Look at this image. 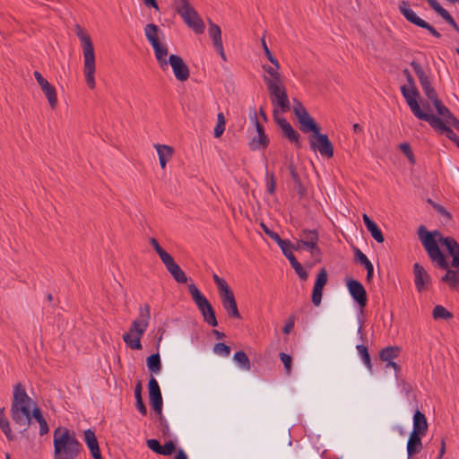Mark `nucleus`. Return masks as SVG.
Wrapping results in <instances>:
<instances>
[{
	"instance_id": "1",
	"label": "nucleus",
	"mask_w": 459,
	"mask_h": 459,
	"mask_svg": "<svg viewBox=\"0 0 459 459\" xmlns=\"http://www.w3.org/2000/svg\"><path fill=\"white\" fill-rule=\"evenodd\" d=\"M54 459H77L82 446L74 431L58 427L53 433Z\"/></svg>"
},
{
	"instance_id": "2",
	"label": "nucleus",
	"mask_w": 459,
	"mask_h": 459,
	"mask_svg": "<svg viewBox=\"0 0 459 459\" xmlns=\"http://www.w3.org/2000/svg\"><path fill=\"white\" fill-rule=\"evenodd\" d=\"M32 403H34L27 394L23 385L21 383L15 385L11 405V417L16 425L22 428L23 431L28 429L31 422Z\"/></svg>"
},
{
	"instance_id": "3",
	"label": "nucleus",
	"mask_w": 459,
	"mask_h": 459,
	"mask_svg": "<svg viewBox=\"0 0 459 459\" xmlns=\"http://www.w3.org/2000/svg\"><path fill=\"white\" fill-rule=\"evenodd\" d=\"M418 236L431 262L436 263L441 269H447L448 261L438 247V243H442L441 238H446V237L437 230L428 231L423 225L420 226Z\"/></svg>"
},
{
	"instance_id": "4",
	"label": "nucleus",
	"mask_w": 459,
	"mask_h": 459,
	"mask_svg": "<svg viewBox=\"0 0 459 459\" xmlns=\"http://www.w3.org/2000/svg\"><path fill=\"white\" fill-rule=\"evenodd\" d=\"M151 319V307L145 304L139 308V315L129 328V332L123 334V341L132 350H142L141 338L146 332Z\"/></svg>"
},
{
	"instance_id": "5",
	"label": "nucleus",
	"mask_w": 459,
	"mask_h": 459,
	"mask_svg": "<svg viewBox=\"0 0 459 459\" xmlns=\"http://www.w3.org/2000/svg\"><path fill=\"white\" fill-rule=\"evenodd\" d=\"M75 33L78 39H80L82 47L84 63L83 73L85 75L86 83L90 89H94L96 86L94 76L96 66L93 43L91 41V36L81 26H76Z\"/></svg>"
},
{
	"instance_id": "6",
	"label": "nucleus",
	"mask_w": 459,
	"mask_h": 459,
	"mask_svg": "<svg viewBox=\"0 0 459 459\" xmlns=\"http://www.w3.org/2000/svg\"><path fill=\"white\" fill-rule=\"evenodd\" d=\"M171 6L183 22L195 33L201 34L204 32V23L190 0H175L171 3Z\"/></svg>"
},
{
	"instance_id": "7",
	"label": "nucleus",
	"mask_w": 459,
	"mask_h": 459,
	"mask_svg": "<svg viewBox=\"0 0 459 459\" xmlns=\"http://www.w3.org/2000/svg\"><path fill=\"white\" fill-rule=\"evenodd\" d=\"M171 6L183 22L195 33L201 34L204 32V23L190 0H175L171 3Z\"/></svg>"
},
{
	"instance_id": "8",
	"label": "nucleus",
	"mask_w": 459,
	"mask_h": 459,
	"mask_svg": "<svg viewBox=\"0 0 459 459\" xmlns=\"http://www.w3.org/2000/svg\"><path fill=\"white\" fill-rule=\"evenodd\" d=\"M171 6L183 22L195 33L201 34L204 32V23L190 0H175L171 3Z\"/></svg>"
},
{
	"instance_id": "9",
	"label": "nucleus",
	"mask_w": 459,
	"mask_h": 459,
	"mask_svg": "<svg viewBox=\"0 0 459 459\" xmlns=\"http://www.w3.org/2000/svg\"><path fill=\"white\" fill-rule=\"evenodd\" d=\"M212 279L217 286L222 307L226 311L228 316L230 318L240 319L241 316L231 288L224 279L219 277L217 274H213Z\"/></svg>"
},
{
	"instance_id": "10",
	"label": "nucleus",
	"mask_w": 459,
	"mask_h": 459,
	"mask_svg": "<svg viewBox=\"0 0 459 459\" xmlns=\"http://www.w3.org/2000/svg\"><path fill=\"white\" fill-rule=\"evenodd\" d=\"M144 35L153 48L155 57L160 64V67H164L168 65L167 56L168 48L162 44L160 40L161 35H163L160 27L154 23H148L144 27Z\"/></svg>"
},
{
	"instance_id": "11",
	"label": "nucleus",
	"mask_w": 459,
	"mask_h": 459,
	"mask_svg": "<svg viewBox=\"0 0 459 459\" xmlns=\"http://www.w3.org/2000/svg\"><path fill=\"white\" fill-rule=\"evenodd\" d=\"M188 291L203 316L204 321L211 326H217L218 321L213 307L205 296L199 290L194 283L188 285Z\"/></svg>"
},
{
	"instance_id": "12",
	"label": "nucleus",
	"mask_w": 459,
	"mask_h": 459,
	"mask_svg": "<svg viewBox=\"0 0 459 459\" xmlns=\"http://www.w3.org/2000/svg\"><path fill=\"white\" fill-rule=\"evenodd\" d=\"M401 92L403 98L405 99L408 106L410 107L411 112L417 118L427 121L431 126L439 118L438 117L433 114H428L421 110L418 103V98L420 97V93L417 88H410L407 87V85H403L401 87Z\"/></svg>"
},
{
	"instance_id": "13",
	"label": "nucleus",
	"mask_w": 459,
	"mask_h": 459,
	"mask_svg": "<svg viewBox=\"0 0 459 459\" xmlns=\"http://www.w3.org/2000/svg\"><path fill=\"white\" fill-rule=\"evenodd\" d=\"M267 91L273 107V113L276 111L280 116V113H286L290 109V102L283 83L276 85L270 82Z\"/></svg>"
},
{
	"instance_id": "14",
	"label": "nucleus",
	"mask_w": 459,
	"mask_h": 459,
	"mask_svg": "<svg viewBox=\"0 0 459 459\" xmlns=\"http://www.w3.org/2000/svg\"><path fill=\"white\" fill-rule=\"evenodd\" d=\"M293 112L296 115L300 125V130L304 133L312 132L315 135L320 131L319 126L315 120L310 117L302 103L298 100H293Z\"/></svg>"
},
{
	"instance_id": "15",
	"label": "nucleus",
	"mask_w": 459,
	"mask_h": 459,
	"mask_svg": "<svg viewBox=\"0 0 459 459\" xmlns=\"http://www.w3.org/2000/svg\"><path fill=\"white\" fill-rule=\"evenodd\" d=\"M399 11L404 16V18L411 22L412 24L426 29L431 35L439 39L441 34L429 22H425L421 18H420L415 12L410 8V4L407 1L403 0L399 4Z\"/></svg>"
},
{
	"instance_id": "16",
	"label": "nucleus",
	"mask_w": 459,
	"mask_h": 459,
	"mask_svg": "<svg viewBox=\"0 0 459 459\" xmlns=\"http://www.w3.org/2000/svg\"><path fill=\"white\" fill-rule=\"evenodd\" d=\"M150 403L155 412L159 415L160 424L169 430V425L162 416V396L157 380L152 377L148 384Z\"/></svg>"
},
{
	"instance_id": "17",
	"label": "nucleus",
	"mask_w": 459,
	"mask_h": 459,
	"mask_svg": "<svg viewBox=\"0 0 459 459\" xmlns=\"http://www.w3.org/2000/svg\"><path fill=\"white\" fill-rule=\"evenodd\" d=\"M273 120L281 128L282 136L287 138L290 143L295 144L297 148H300V134L291 126V125L287 121V119L280 117L279 115H277V112L274 111Z\"/></svg>"
},
{
	"instance_id": "18",
	"label": "nucleus",
	"mask_w": 459,
	"mask_h": 459,
	"mask_svg": "<svg viewBox=\"0 0 459 459\" xmlns=\"http://www.w3.org/2000/svg\"><path fill=\"white\" fill-rule=\"evenodd\" d=\"M250 119L254 122L257 133V135L248 144L250 150L256 151L261 148H266L269 144V137L265 134L264 126L258 122L255 108L250 114Z\"/></svg>"
},
{
	"instance_id": "19",
	"label": "nucleus",
	"mask_w": 459,
	"mask_h": 459,
	"mask_svg": "<svg viewBox=\"0 0 459 459\" xmlns=\"http://www.w3.org/2000/svg\"><path fill=\"white\" fill-rule=\"evenodd\" d=\"M310 147L313 151H318L322 156L332 158L333 156V147L326 134H318L310 138Z\"/></svg>"
},
{
	"instance_id": "20",
	"label": "nucleus",
	"mask_w": 459,
	"mask_h": 459,
	"mask_svg": "<svg viewBox=\"0 0 459 459\" xmlns=\"http://www.w3.org/2000/svg\"><path fill=\"white\" fill-rule=\"evenodd\" d=\"M414 284L418 292L427 291L431 285V277L420 264H413Z\"/></svg>"
},
{
	"instance_id": "21",
	"label": "nucleus",
	"mask_w": 459,
	"mask_h": 459,
	"mask_svg": "<svg viewBox=\"0 0 459 459\" xmlns=\"http://www.w3.org/2000/svg\"><path fill=\"white\" fill-rule=\"evenodd\" d=\"M169 63L177 80L186 82L189 78V68L180 56L174 54L170 55L169 57Z\"/></svg>"
},
{
	"instance_id": "22",
	"label": "nucleus",
	"mask_w": 459,
	"mask_h": 459,
	"mask_svg": "<svg viewBox=\"0 0 459 459\" xmlns=\"http://www.w3.org/2000/svg\"><path fill=\"white\" fill-rule=\"evenodd\" d=\"M347 287L353 299L361 307L367 304V293L364 286L357 280L351 279L347 281Z\"/></svg>"
},
{
	"instance_id": "23",
	"label": "nucleus",
	"mask_w": 459,
	"mask_h": 459,
	"mask_svg": "<svg viewBox=\"0 0 459 459\" xmlns=\"http://www.w3.org/2000/svg\"><path fill=\"white\" fill-rule=\"evenodd\" d=\"M210 27H209V36L212 40L213 46L218 51L219 55L223 60H226V55L223 48V44L221 40V28L213 23L212 21H210Z\"/></svg>"
},
{
	"instance_id": "24",
	"label": "nucleus",
	"mask_w": 459,
	"mask_h": 459,
	"mask_svg": "<svg viewBox=\"0 0 459 459\" xmlns=\"http://www.w3.org/2000/svg\"><path fill=\"white\" fill-rule=\"evenodd\" d=\"M163 264L177 282L182 284L187 282V276L179 267V265L174 261L172 256H169L168 260L163 262Z\"/></svg>"
},
{
	"instance_id": "25",
	"label": "nucleus",
	"mask_w": 459,
	"mask_h": 459,
	"mask_svg": "<svg viewBox=\"0 0 459 459\" xmlns=\"http://www.w3.org/2000/svg\"><path fill=\"white\" fill-rule=\"evenodd\" d=\"M264 70L266 72L268 76H264V82L266 88L269 87L270 82L273 84L280 85L282 83L281 77L280 74V64L277 65H263Z\"/></svg>"
},
{
	"instance_id": "26",
	"label": "nucleus",
	"mask_w": 459,
	"mask_h": 459,
	"mask_svg": "<svg viewBox=\"0 0 459 459\" xmlns=\"http://www.w3.org/2000/svg\"><path fill=\"white\" fill-rule=\"evenodd\" d=\"M154 148L157 151L160 164L161 169H165L167 162L171 160L174 154V149L169 145L160 143L154 144Z\"/></svg>"
},
{
	"instance_id": "27",
	"label": "nucleus",
	"mask_w": 459,
	"mask_h": 459,
	"mask_svg": "<svg viewBox=\"0 0 459 459\" xmlns=\"http://www.w3.org/2000/svg\"><path fill=\"white\" fill-rule=\"evenodd\" d=\"M420 86L426 97L432 101L435 108L440 107L443 102L438 99L436 90L433 88L429 79L420 82Z\"/></svg>"
},
{
	"instance_id": "28",
	"label": "nucleus",
	"mask_w": 459,
	"mask_h": 459,
	"mask_svg": "<svg viewBox=\"0 0 459 459\" xmlns=\"http://www.w3.org/2000/svg\"><path fill=\"white\" fill-rule=\"evenodd\" d=\"M428 427L429 425L425 415L421 411H416L413 415V429L411 432L425 436L428 431Z\"/></svg>"
},
{
	"instance_id": "29",
	"label": "nucleus",
	"mask_w": 459,
	"mask_h": 459,
	"mask_svg": "<svg viewBox=\"0 0 459 459\" xmlns=\"http://www.w3.org/2000/svg\"><path fill=\"white\" fill-rule=\"evenodd\" d=\"M362 218L364 224L367 230L370 232L372 238L377 242L383 243L385 238L378 226L367 214H363Z\"/></svg>"
},
{
	"instance_id": "30",
	"label": "nucleus",
	"mask_w": 459,
	"mask_h": 459,
	"mask_svg": "<svg viewBox=\"0 0 459 459\" xmlns=\"http://www.w3.org/2000/svg\"><path fill=\"white\" fill-rule=\"evenodd\" d=\"M446 271V274L441 278V281L447 283L449 287L453 290H458L459 289V268L451 269L449 266L447 269H445Z\"/></svg>"
},
{
	"instance_id": "31",
	"label": "nucleus",
	"mask_w": 459,
	"mask_h": 459,
	"mask_svg": "<svg viewBox=\"0 0 459 459\" xmlns=\"http://www.w3.org/2000/svg\"><path fill=\"white\" fill-rule=\"evenodd\" d=\"M355 261L359 263L367 270V280L370 281L373 276L374 267L367 255L358 247L354 248Z\"/></svg>"
},
{
	"instance_id": "32",
	"label": "nucleus",
	"mask_w": 459,
	"mask_h": 459,
	"mask_svg": "<svg viewBox=\"0 0 459 459\" xmlns=\"http://www.w3.org/2000/svg\"><path fill=\"white\" fill-rule=\"evenodd\" d=\"M421 434L413 433L410 434L408 442H407V453L408 456H412L416 453H419L422 448L421 443Z\"/></svg>"
},
{
	"instance_id": "33",
	"label": "nucleus",
	"mask_w": 459,
	"mask_h": 459,
	"mask_svg": "<svg viewBox=\"0 0 459 459\" xmlns=\"http://www.w3.org/2000/svg\"><path fill=\"white\" fill-rule=\"evenodd\" d=\"M431 127H433L437 131H439L441 134H445L446 137L453 141L459 148V137L450 127L445 125V123L440 117L436 121V123Z\"/></svg>"
},
{
	"instance_id": "34",
	"label": "nucleus",
	"mask_w": 459,
	"mask_h": 459,
	"mask_svg": "<svg viewBox=\"0 0 459 459\" xmlns=\"http://www.w3.org/2000/svg\"><path fill=\"white\" fill-rule=\"evenodd\" d=\"M84 441L91 451L92 456L100 455L99 443L94 431L91 429H86L84 431Z\"/></svg>"
},
{
	"instance_id": "35",
	"label": "nucleus",
	"mask_w": 459,
	"mask_h": 459,
	"mask_svg": "<svg viewBox=\"0 0 459 459\" xmlns=\"http://www.w3.org/2000/svg\"><path fill=\"white\" fill-rule=\"evenodd\" d=\"M429 6L438 13L449 25L455 27L456 22L451 14L437 0H426Z\"/></svg>"
},
{
	"instance_id": "36",
	"label": "nucleus",
	"mask_w": 459,
	"mask_h": 459,
	"mask_svg": "<svg viewBox=\"0 0 459 459\" xmlns=\"http://www.w3.org/2000/svg\"><path fill=\"white\" fill-rule=\"evenodd\" d=\"M288 169H289L290 177L293 180L295 190L297 191V193L299 195H304L306 193V187L303 186V184L301 182V178H300L299 173L297 172L296 166L292 161L290 162V164L288 166Z\"/></svg>"
},
{
	"instance_id": "37",
	"label": "nucleus",
	"mask_w": 459,
	"mask_h": 459,
	"mask_svg": "<svg viewBox=\"0 0 459 459\" xmlns=\"http://www.w3.org/2000/svg\"><path fill=\"white\" fill-rule=\"evenodd\" d=\"M437 114L444 119V123L453 126L455 129L459 127V120L450 112V110L442 104L440 107L436 108Z\"/></svg>"
},
{
	"instance_id": "38",
	"label": "nucleus",
	"mask_w": 459,
	"mask_h": 459,
	"mask_svg": "<svg viewBox=\"0 0 459 459\" xmlns=\"http://www.w3.org/2000/svg\"><path fill=\"white\" fill-rule=\"evenodd\" d=\"M34 418L37 422L39 424V435L44 436L48 433L49 428L48 425L45 420V418L42 415L41 410L35 406L32 408V415L31 419Z\"/></svg>"
},
{
	"instance_id": "39",
	"label": "nucleus",
	"mask_w": 459,
	"mask_h": 459,
	"mask_svg": "<svg viewBox=\"0 0 459 459\" xmlns=\"http://www.w3.org/2000/svg\"><path fill=\"white\" fill-rule=\"evenodd\" d=\"M0 429L4 433L8 440L13 441L14 439L9 421L4 414V408L0 409Z\"/></svg>"
},
{
	"instance_id": "40",
	"label": "nucleus",
	"mask_w": 459,
	"mask_h": 459,
	"mask_svg": "<svg viewBox=\"0 0 459 459\" xmlns=\"http://www.w3.org/2000/svg\"><path fill=\"white\" fill-rule=\"evenodd\" d=\"M234 361L244 370H250V360L245 351H237L233 356Z\"/></svg>"
},
{
	"instance_id": "41",
	"label": "nucleus",
	"mask_w": 459,
	"mask_h": 459,
	"mask_svg": "<svg viewBox=\"0 0 459 459\" xmlns=\"http://www.w3.org/2000/svg\"><path fill=\"white\" fill-rule=\"evenodd\" d=\"M147 367L152 373L158 374L161 369L160 357L159 353L147 358Z\"/></svg>"
},
{
	"instance_id": "42",
	"label": "nucleus",
	"mask_w": 459,
	"mask_h": 459,
	"mask_svg": "<svg viewBox=\"0 0 459 459\" xmlns=\"http://www.w3.org/2000/svg\"><path fill=\"white\" fill-rule=\"evenodd\" d=\"M400 350L398 347L389 346L381 350L379 357L383 361L390 362L398 356Z\"/></svg>"
},
{
	"instance_id": "43",
	"label": "nucleus",
	"mask_w": 459,
	"mask_h": 459,
	"mask_svg": "<svg viewBox=\"0 0 459 459\" xmlns=\"http://www.w3.org/2000/svg\"><path fill=\"white\" fill-rule=\"evenodd\" d=\"M134 396L136 400V408L141 412L142 415H146L147 409L146 406L143 403V398H142V385L140 382H138L134 388Z\"/></svg>"
},
{
	"instance_id": "44",
	"label": "nucleus",
	"mask_w": 459,
	"mask_h": 459,
	"mask_svg": "<svg viewBox=\"0 0 459 459\" xmlns=\"http://www.w3.org/2000/svg\"><path fill=\"white\" fill-rule=\"evenodd\" d=\"M432 316L435 320L445 319L448 320L453 318V314L450 313L445 307L437 305L434 307Z\"/></svg>"
},
{
	"instance_id": "45",
	"label": "nucleus",
	"mask_w": 459,
	"mask_h": 459,
	"mask_svg": "<svg viewBox=\"0 0 459 459\" xmlns=\"http://www.w3.org/2000/svg\"><path fill=\"white\" fill-rule=\"evenodd\" d=\"M300 242H314L318 244V233L316 230H303L299 233Z\"/></svg>"
},
{
	"instance_id": "46",
	"label": "nucleus",
	"mask_w": 459,
	"mask_h": 459,
	"mask_svg": "<svg viewBox=\"0 0 459 459\" xmlns=\"http://www.w3.org/2000/svg\"><path fill=\"white\" fill-rule=\"evenodd\" d=\"M357 351H358L363 363L365 364L367 368L371 372L372 371V364H371L370 356L368 351V348L363 344H359V345H357Z\"/></svg>"
},
{
	"instance_id": "47",
	"label": "nucleus",
	"mask_w": 459,
	"mask_h": 459,
	"mask_svg": "<svg viewBox=\"0 0 459 459\" xmlns=\"http://www.w3.org/2000/svg\"><path fill=\"white\" fill-rule=\"evenodd\" d=\"M225 125H226V120H225V117H224V115L223 113H219L217 115V124L214 127V136L216 138H219L222 135L223 132L225 131Z\"/></svg>"
},
{
	"instance_id": "48",
	"label": "nucleus",
	"mask_w": 459,
	"mask_h": 459,
	"mask_svg": "<svg viewBox=\"0 0 459 459\" xmlns=\"http://www.w3.org/2000/svg\"><path fill=\"white\" fill-rule=\"evenodd\" d=\"M152 247L154 248V250L159 255L160 258L161 259L162 263L165 260H168L169 256H171L168 252H166L159 244L156 238H151L149 240Z\"/></svg>"
},
{
	"instance_id": "49",
	"label": "nucleus",
	"mask_w": 459,
	"mask_h": 459,
	"mask_svg": "<svg viewBox=\"0 0 459 459\" xmlns=\"http://www.w3.org/2000/svg\"><path fill=\"white\" fill-rule=\"evenodd\" d=\"M441 245L445 246L449 253V255H454V253L459 247L458 242L452 237H446V238H441Z\"/></svg>"
},
{
	"instance_id": "50",
	"label": "nucleus",
	"mask_w": 459,
	"mask_h": 459,
	"mask_svg": "<svg viewBox=\"0 0 459 459\" xmlns=\"http://www.w3.org/2000/svg\"><path fill=\"white\" fill-rule=\"evenodd\" d=\"M46 98L48 99V101L49 103V106L51 108H55L57 105V98H56V91L54 86H51L47 91H43Z\"/></svg>"
},
{
	"instance_id": "51",
	"label": "nucleus",
	"mask_w": 459,
	"mask_h": 459,
	"mask_svg": "<svg viewBox=\"0 0 459 459\" xmlns=\"http://www.w3.org/2000/svg\"><path fill=\"white\" fill-rule=\"evenodd\" d=\"M213 352L222 357H228L230 354V348L223 342H217L213 346Z\"/></svg>"
},
{
	"instance_id": "52",
	"label": "nucleus",
	"mask_w": 459,
	"mask_h": 459,
	"mask_svg": "<svg viewBox=\"0 0 459 459\" xmlns=\"http://www.w3.org/2000/svg\"><path fill=\"white\" fill-rule=\"evenodd\" d=\"M411 66L413 68L420 82H423L425 80H428L429 79V76L426 74V73L424 72L423 68L421 67V65L415 60L411 61Z\"/></svg>"
},
{
	"instance_id": "53",
	"label": "nucleus",
	"mask_w": 459,
	"mask_h": 459,
	"mask_svg": "<svg viewBox=\"0 0 459 459\" xmlns=\"http://www.w3.org/2000/svg\"><path fill=\"white\" fill-rule=\"evenodd\" d=\"M399 149L407 157L411 164H415V157L408 143H400Z\"/></svg>"
},
{
	"instance_id": "54",
	"label": "nucleus",
	"mask_w": 459,
	"mask_h": 459,
	"mask_svg": "<svg viewBox=\"0 0 459 459\" xmlns=\"http://www.w3.org/2000/svg\"><path fill=\"white\" fill-rule=\"evenodd\" d=\"M328 280V274L325 268H322L316 277L315 287L324 289Z\"/></svg>"
},
{
	"instance_id": "55",
	"label": "nucleus",
	"mask_w": 459,
	"mask_h": 459,
	"mask_svg": "<svg viewBox=\"0 0 459 459\" xmlns=\"http://www.w3.org/2000/svg\"><path fill=\"white\" fill-rule=\"evenodd\" d=\"M279 357L284 365L286 374L290 375L291 372V361H292L291 357L289 354L284 353V352H281L279 354Z\"/></svg>"
},
{
	"instance_id": "56",
	"label": "nucleus",
	"mask_w": 459,
	"mask_h": 459,
	"mask_svg": "<svg viewBox=\"0 0 459 459\" xmlns=\"http://www.w3.org/2000/svg\"><path fill=\"white\" fill-rule=\"evenodd\" d=\"M323 290L321 288L315 287L312 291V302L315 306H319L322 300Z\"/></svg>"
},
{
	"instance_id": "57",
	"label": "nucleus",
	"mask_w": 459,
	"mask_h": 459,
	"mask_svg": "<svg viewBox=\"0 0 459 459\" xmlns=\"http://www.w3.org/2000/svg\"><path fill=\"white\" fill-rule=\"evenodd\" d=\"M281 249L283 255L286 256L289 253H292V243L288 239H281V242H277Z\"/></svg>"
},
{
	"instance_id": "58",
	"label": "nucleus",
	"mask_w": 459,
	"mask_h": 459,
	"mask_svg": "<svg viewBox=\"0 0 459 459\" xmlns=\"http://www.w3.org/2000/svg\"><path fill=\"white\" fill-rule=\"evenodd\" d=\"M262 46H263L264 52L266 57L268 58V60L272 63V65L278 66V60L273 56L270 49L268 48L265 39H264V37L262 39Z\"/></svg>"
},
{
	"instance_id": "59",
	"label": "nucleus",
	"mask_w": 459,
	"mask_h": 459,
	"mask_svg": "<svg viewBox=\"0 0 459 459\" xmlns=\"http://www.w3.org/2000/svg\"><path fill=\"white\" fill-rule=\"evenodd\" d=\"M261 228L263 229L264 232L276 243L279 241L281 242V238L279 234L271 230L264 223H261Z\"/></svg>"
},
{
	"instance_id": "60",
	"label": "nucleus",
	"mask_w": 459,
	"mask_h": 459,
	"mask_svg": "<svg viewBox=\"0 0 459 459\" xmlns=\"http://www.w3.org/2000/svg\"><path fill=\"white\" fill-rule=\"evenodd\" d=\"M175 444L172 441H169L164 446H161L160 455H170L175 451Z\"/></svg>"
},
{
	"instance_id": "61",
	"label": "nucleus",
	"mask_w": 459,
	"mask_h": 459,
	"mask_svg": "<svg viewBox=\"0 0 459 459\" xmlns=\"http://www.w3.org/2000/svg\"><path fill=\"white\" fill-rule=\"evenodd\" d=\"M266 175L268 178L267 184H266L267 192L269 194L273 195L275 191V186H276L274 175L273 173H269V172H267Z\"/></svg>"
},
{
	"instance_id": "62",
	"label": "nucleus",
	"mask_w": 459,
	"mask_h": 459,
	"mask_svg": "<svg viewBox=\"0 0 459 459\" xmlns=\"http://www.w3.org/2000/svg\"><path fill=\"white\" fill-rule=\"evenodd\" d=\"M300 243L302 244V247L308 249L312 255L320 254V249H319L317 244H316L314 242H300Z\"/></svg>"
},
{
	"instance_id": "63",
	"label": "nucleus",
	"mask_w": 459,
	"mask_h": 459,
	"mask_svg": "<svg viewBox=\"0 0 459 459\" xmlns=\"http://www.w3.org/2000/svg\"><path fill=\"white\" fill-rule=\"evenodd\" d=\"M146 444H147L148 448H150L152 451L155 452L156 454L160 455L161 446L157 439H154V438L148 439Z\"/></svg>"
},
{
	"instance_id": "64",
	"label": "nucleus",
	"mask_w": 459,
	"mask_h": 459,
	"mask_svg": "<svg viewBox=\"0 0 459 459\" xmlns=\"http://www.w3.org/2000/svg\"><path fill=\"white\" fill-rule=\"evenodd\" d=\"M293 269L295 270L296 273L299 275V277L300 278V280L302 281H306L308 277V274L307 273V271L304 270L303 266L301 265L300 263L295 264L294 266H292Z\"/></svg>"
}]
</instances>
